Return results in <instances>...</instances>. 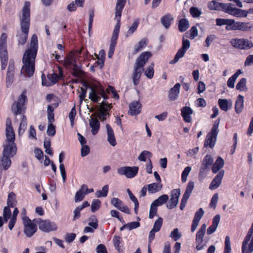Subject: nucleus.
Wrapping results in <instances>:
<instances>
[{"instance_id": "nucleus-21", "label": "nucleus", "mask_w": 253, "mask_h": 253, "mask_svg": "<svg viewBox=\"0 0 253 253\" xmlns=\"http://www.w3.org/2000/svg\"><path fill=\"white\" fill-rule=\"evenodd\" d=\"M106 128L107 135V140L111 145L115 146L117 143L115 137L114 131L109 124L106 125Z\"/></svg>"}, {"instance_id": "nucleus-61", "label": "nucleus", "mask_w": 253, "mask_h": 253, "mask_svg": "<svg viewBox=\"0 0 253 253\" xmlns=\"http://www.w3.org/2000/svg\"><path fill=\"white\" fill-rule=\"evenodd\" d=\"M204 214V210L202 208L199 209L195 213L193 220H196L198 221H200V219L203 216Z\"/></svg>"}, {"instance_id": "nucleus-24", "label": "nucleus", "mask_w": 253, "mask_h": 253, "mask_svg": "<svg viewBox=\"0 0 253 253\" xmlns=\"http://www.w3.org/2000/svg\"><path fill=\"white\" fill-rule=\"evenodd\" d=\"M129 110L128 113L131 116L137 115L139 114L141 111V104L138 101L131 102L129 106Z\"/></svg>"}, {"instance_id": "nucleus-19", "label": "nucleus", "mask_w": 253, "mask_h": 253, "mask_svg": "<svg viewBox=\"0 0 253 253\" xmlns=\"http://www.w3.org/2000/svg\"><path fill=\"white\" fill-rule=\"evenodd\" d=\"M180 84H176L174 86L170 88L169 93V98L171 101L175 100L178 97L180 92Z\"/></svg>"}, {"instance_id": "nucleus-10", "label": "nucleus", "mask_w": 253, "mask_h": 253, "mask_svg": "<svg viewBox=\"0 0 253 253\" xmlns=\"http://www.w3.org/2000/svg\"><path fill=\"white\" fill-rule=\"evenodd\" d=\"M23 223L24 225V233L27 237H31L37 231L36 225L27 216L23 217Z\"/></svg>"}, {"instance_id": "nucleus-38", "label": "nucleus", "mask_w": 253, "mask_h": 253, "mask_svg": "<svg viewBox=\"0 0 253 253\" xmlns=\"http://www.w3.org/2000/svg\"><path fill=\"white\" fill-rule=\"evenodd\" d=\"M189 22L187 19L182 18L179 20L178 29L180 32H185L189 28Z\"/></svg>"}, {"instance_id": "nucleus-1", "label": "nucleus", "mask_w": 253, "mask_h": 253, "mask_svg": "<svg viewBox=\"0 0 253 253\" xmlns=\"http://www.w3.org/2000/svg\"><path fill=\"white\" fill-rule=\"evenodd\" d=\"M208 7L211 10H222L237 17H246L248 14V12L245 10L235 7L233 4L220 3L216 1L215 0L210 1L208 4Z\"/></svg>"}, {"instance_id": "nucleus-6", "label": "nucleus", "mask_w": 253, "mask_h": 253, "mask_svg": "<svg viewBox=\"0 0 253 253\" xmlns=\"http://www.w3.org/2000/svg\"><path fill=\"white\" fill-rule=\"evenodd\" d=\"M36 56L28 54L25 52L23 57V65L21 69V74L24 76L31 77L35 72V61Z\"/></svg>"}, {"instance_id": "nucleus-17", "label": "nucleus", "mask_w": 253, "mask_h": 253, "mask_svg": "<svg viewBox=\"0 0 253 253\" xmlns=\"http://www.w3.org/2000/svg\"><path fill=\"white\" fill-rule=\"evenodd\" d=\"M233 30H240L244 32L251 31L253 29V25L250 22H236Z\"/></svg>"}, {"instance_id": "nucleus-55", "label": "nucleus", "mask_w": 253, "mask_h": 253, "mask_svg": "<svg viewBox=\"0 0 253 253\" xmlns=\"http://www.w3.org/2000/svg\"><path fill=\"white\" fill-rule=\"evenodd\" d=\"M231 251L230 237L227 236L225 238L224 253H231Z\"/></svg>"}, {"instance_id": "nucleus-63", "label": "nucleus", "mask_w": 253, "mask_h": 253, "mask_svg": "<svg viewBox=\"0 0 253 253\" xmlns=\"http://www.w3.org/2000/svg\"><path fill=\"white\" fill-rule=\"evenodd\" d=\"M89 222L88 225L90 227H92L94 229H96L98 227L97 220L95 216L91 217L89 218Z\"/></svg>"}, {"instance_id": "nucleus-27", "label": "nucleus", "mask_w": 253, "mask_h": 253, "mask_svg": "<svg viewBox=\"0 0 253 253\" xmlns=\"http://www.w3.org/2000/svg\"><path fill=\"white\" fill-rule=\"evenodd\" d=\"M193 113V110L189 107H184L181 109V115L185 122L190 123L191 121L190 115Z\"/></svg>"}, {"instance_id": "nucleus-44", "label": "nucleus", "mask_w": 253, "mask_h": 253, "mask_svg": "<svg viewBox=\"0 0 253 253\" xmlns=\"http://www.w3.org/2000/svg\"><path fill=\"white\" fill-rule=\"evenodd\" d=\"M109 190L108 185H104L101 190H98L96 192V196L98 198L105 197L107 196Z\"/></svg>"}, {"instance_id": "nucleus-25", "label": "nucleus", "mask_w": 253, "mask_h": 253, "mask_svg": "<svg viewBox=\"0 0 253 253\" xmlns=\"http://www.w3.org/2000/svg\"><path fill=\"white\" fill-rule=\"evenodd\" d=\"M76 64V58L75 56L72 54L68 55L64 61V66L67 69L72 68V66L74 67Z\"/></svg>"}, {"instance_id": "nucleus-20", "label": "nucleus", "mask_w": 253, "mask_h": 253, "mask_svg": "<svg viewBox=\"0 0 253 253\" xmlns=\"http://www.w3.org/2000/svg\"><path fill=\"white\" fill-rule=\"evenodd\" d=\"M89 125L91 128V133L93 135H95L97 133L100 128V123L96 118L90 117L89 120Z\"/></svg>"}, {"instance_id": "nucleus-53", "label": "nucleus", "mask_w": 253, "mask_h": 253, "mask_svg": "<svg viewBox=\"0 0 253 253\" xmlns=\"http://www.w3.org/2000/svg\"><path fill=\"white\" fill-rule=\"evenodd\" d=\"M170 236L175 241H176L181 238V234L179 232L178 228H175L170 233Z\"/></svg>"}, {"instance_id": "nucleus-12", "label": "nucleus", "mask_w": 253, "mask_h": 253, "mask_svg": "<svg viewBox=\"0 0 253 253\" xmlns=\"http://www.w3.org/2000/svg\"><path fill=\"white\" fill-rule=\"evenodd\" d=\"M26 100L27 96L25 92H23L19 97L17 102L13 103L12 105V111L15 115L21 114L22 107Z\"/></svg>"}, {"instance_id": "nucleus-5", "label": "nucleus", "mask_w": 253, "mask_h": 253, "mask_svg": "<svg viewBox=\"0 0 253 253\" xmlns=\"http://www.w3.org/2000/svg\"><path fill=\"white\" fill-rule=\"evenodd\" d=\"M126 0H118L116 6V19L117 21L116 24L112 38L111 39L110 44H113L116 45L117 43V41L118 38V35L120 32V19L121 16L122 11L125 5Z\"/></svg>"}, {"instance_id": "nucleus-3", "label": "nucleus", "mask_w": 253, "mask_h": 253, "mask_svg": "<svg viewBox=\"0 0 253 253\" xmlns=\"http://www.w3.org/2000/svg\"><path fill=\"white\" fill-rule=\"evenodd\" d=\"M30 19V3L25 1L22 9V15L21 18V28L23 34L20 36L19 43L24 44L27 40V35L29 33Z\"/></svg>"}, {"instance_id": "nucleus-36", "label": "nucleus", "mask_w": 253, "mask_h": 253, "mask_svg": "<svg viewBox=\"0 0 253 253\" xmlns=\"http://www.w3.org/2000/svg\"><path fill=\"white\" fill-rule=\"evenodd\" d=\"M21 123L18 129V134L20 136L22 135L27 128V119L25 116H21Z\"/></svg>"}, {"instance_id": "nucleus-47", "label": "nucleus", "mask_w": 253, "mask_h": 253, "mask_svg": "<svg viewBox=\"0 0 253 253\" xmlns=\"http://www.w3.org/2000/svg\"><path fill=\"white\" fill-rule=\"evenodd\" d=\"M101 202L99 200L95 199L92 202L91 205V210L92 212H95L98 210L100 207Z\"/></svg>"}, {"instance_id": "nucleus-9", "label": "nucleus", "mask_w": 253, "mask_h": 253, "mask_svg": "<svg viewBox=\"0 0 253 253\" xmlns=\"http://www.w3.org/2000/svg\"><path fill=\"white\" fill-rule=\"evenodd\" d=\"M230 43L234 47L240 49L247 50L253 47L252 41L244 38H235L230 41Z\"/></svg>"}, {"instance_id": "nucleus-4", "label": "nucleus", "mask_w": 253, "mask_h": 253, "mask_svg": "<svg viewBox=\"0 0 253 253\" xmlns=\"http://www.w3.org/2000/svg\"><path fill=\"white\" fill-rule=\"evenodd\" d=\"M84 85L86 88H90V92L89 93V98L92 101L98 102L101 99V96L104 99L108 98L107 96L105 94L104 89L99 83H92L90 85L87 83H84Z\"/></svg>"}, {"instance_id": "nucleus-22", "label": "nucleus", "mask_w": 253, "mask_h": 253, "mask_svg": "<svg viewBox=\"0 0 253 253\" xmlns=\"http://www.w3.org/2000/svg\"><path fill=\"white\" fill-rule=\"evenodd\" d=\"M174 18L170 13H167L161 18V22L163 26L167 29H168L172 22L173 21Z\"/></svg>"}, {"instance_id": "nucleus-54", "label": "nucleus", "mask_w": 253, "mask_h": 253, "mask_svg": "<svg viewBox=\"0 0 253 253\" xmlns=\"http://www.w3.org/2000/svg\"><path fill=\"white\" fill-rule=\"evenodd\" d=\"M191 170L190 167H186L182 173L181 180L183 182H185L187 180V177Z\"/></svg>"}, {"instance_id": "nucleus-13", "label": "nucleus", "mask_w": 253, "mask_h": 253, "mask_svg": "<svg viewBox=\"0 0 253 253\" xmlns=\"http://www.w3.org/2000/svg\"><path fill=\"white\" fill-rule=\"evenodd\" d=\"M17 152L16 145L15 142H5L3 145L2 154L13 157Z\"/></svg>"}, {"instance_id": "nucleus-46", "label": "nucleus", "mask_w": 253, "mask_h": 253, "mask_svg": "<svg viewBox=\"0 0 253 253\" xmlns=\"http://www.w3.org/2000/svg\"><path fill=\"white\" fill-rule=\"evenodd\" d=\"M148 43V41L146 39L143 38L137 44V45L135 46L134 50L135 52H138L143 47L146 46Z\"/></svg>"}, {"instance_id": "nucleus-57", "label": "nucleus", "mask_w": 253, "mask_h": 253, "mask_svg": "<svg viewBox=\"0 0 253 253\" xmlns=\"http://www.w3.org/2000/svg\"><path fill=\"white\" fill-rule=\"evenodd\" d=\"M56 132L55 128L52 122H48V125L47 129V133L48 135L53 136L55 135Z\"/></svg>"}, {"instance_id": "nucleus-28", "label": "nucleus", "mask_w": 253, "mask_h": 253, "mask_svg": "<svg viewBox=\"0 0 253 253\" xmlns=\"http://www.w3.org/2000/svg\"><path fill=\"white\" fill-rule=\"evenodd\" d=\"M205 233L198 231L196 236V242L197 243L196 249L198 251L203 249L204 245H202L203 242V238L204 237Z\"/></svg>"}, {"instance_id": "nucleus-16", "label": "nucleus", "mask_w": 253, "mask_h": 253, "mask_svg": "<svg viewBox=\"0 0 253 253\" xmlns=\"http://www.w3.org/2000/svg\"><path fill=\"white\" fill-rule=\"evenodd\" d=\"M224 174V170H221L219 173L215 176L211 183L209 188L211 190L215 189L221 184L222 179Z\"/></svg>"}, {"instance_id": "nucleus-48", "label": "nucleus", "mask_w": 253, "mask_h": 253, "mask_svg": "<svg viewBox=\"0 0 253 253\" xmlns=\"http://www.w3.org/2000/svg\"><path fill=\"white\" fill-rule=\"evenodd\" d=\"M54 108L51 106L48 105L47 106V119L48 122H52L54 121V114H53Z\"/></svg>"}, {"instance_id": "nucleus-52", "label": "nucleus", "mask_w": 253, "mask_h": 253, "mask_svg": "<svg viewBox=\"0 0 253 253\" xmlns=\"http://www.w3.org/2000/svg\"><path fill=\"white\" fill-rule=\"evenodd\" d=\"M247 80L245 78H242L236 85V89L240 91L243 90L246 87Z\"/></svg>"}, {"instance_id": "nucleus-41", "label": "nucleus", "mask_w": 253, "mask_h": 253, "mask_svg": "<svg viewBox=\"0 0 253 253\" xmlns=\"http://www.w3.org/2000/svg\"><path fill=\"white\" fill-rule=\"evenodd\" d=\"M152 156V154L151 152L148 151H143L139 156L138 157V159L140 161H144L145 162L147 159H148L149 162H150V158Z\"/></svg>"}, {"instance_id": "nucleus-64", "label": "nucleus", "mask_w": 253, "mask_h": 253, "mask_svg": "<svg viewBox=\"0 0 253 253\" xmlns=\"http://www.w3.org/2000/svg\"><path fill=\"white\" fill-rule=\"evenodd\" d=\"M97 253H108L106 247L103 244L98 245L96 248Z\"/></svg>"}, {"instance_id": "nucleus-15", "label": "nucleus", "mask_w": 253, "mask_h": 253, "mask_svg": "<svg viewBox=\"0 0 253 253\" xmlns=\"http://www.w3.org/2000/svg\"><path fill=\"white\" fill-rule=\"evenodd\" d=\"M180 195V189H176L172 190L171 192L170 199L167 204V208L172 209L175 208L178 202V198Z\"/></svg>"}, {"instance_id": "nucleus-59", "label": "nucleus", "mask_w": 253, "mask_h": 253, "mask_svg": "<svg viewBox=\"0 0 253 253\" xmlns=\"http://www.w3.org/2000/svg\"><path fill=\"white\" fill-rule=\"evenodd\" d=\"M218 199V195L217 193L214 194L213 196L211 198L210 204V207L211 208H213V209H215L216 206V204L217 203Z\"/></svg>"}, {"instance_id": "nucleus-45", "label": "nucleus", "mask_w": 253, "mask_h": 253, "mask_svg": "<svg viewBox=\"0 0 253 253\" xmlns=\"http://www.w3.org/2000/svg\"><path fill=\"white\" fill-rule=\"evenodd\" d=\"M154 63H152L147 67L144 72L145 75L149 79H152L153 77L154 73Z\"/></svg>"}, {"instance_id": "nucleus-51", "label": "nucleus", "mask_w": 253, "mask_h": 253, "mask_svg": "<svg viewBox=\"0 0 253 253\" xmlns=\"http://www.w3.org/2000/svg\"><path fill=\"white\" fill-rule=\"evenodd\" d=\"M209 169V168L208 167L201 165L199 173V178L200 180H202L205 177L206 173Z\"/></svg>"}, {"instance_id": "nucleus-32", "label": "nucleus", "mask_w": 253, "mask_h": 253, "mask_svg": "<svg viewBox=\"0 0 253 253\" xmlns=\"http://www.w3.org/2000/svg\"><path fill=\"white\" fill-rule=\"evenodd\" d=\"M218 103L220 108L225 112L228 110V107L230 108L232 106V102L225 99H219Z\"/></svg>"}, {"instance_id": "nucleus-40", "label": "nucleus", "mask_w": 253, "mask_h": 253, "mask_svg": "<svg viewBox=\"0 0 253 253\" xmlns=\"http://www.w3.org/2000/svg\"><path fill=\"white\" fill-rule=\"evenodd\" d=\"M194 187V183L193 181L189 182L185 191L183 195L185 198L188 199Z\"/></svg>"}, {"instance_id": "nucleus-29", "label": "nucleus", "mask_w": 253, "mask_h": 253, "mask_svg": "<svg viewBox=\"0 0 253 253\" xmlns=\"http://www.w3.org/2000/svg\"><path fill=\"white\" fill-rule=\"evenodd\" d=\"M224 164V161L223 159L221 157H218L212 167V171L213 173H217L221 168H223Z\"/></svg>"}, {"instance_id": "nucleus-35", "label": "nucleus", "mask_w": 253, "mask_h": 253, "mask_svg": "<svg viewBox=\"0 0 253 253\" xmlns=\"http://www.w3.org/2000/svg\"><path fill=\"white\" fill-rule=\"evenodd\" d=\"M47 78L50 81V83L48 84L44 83L43 80L42 81V84L43 85L49 86L55 84L58 79V75L56 73H53L48 75ZM42 78L43 79V75L42 76Z\"/></svg>"}, {"instance_id": "nucleus-62", "label": "nucleus", "mask_w": 253, "mask_h": 253, "mask_svg": "<svg viewBox=\"0 0 253 253\" xmlns=\"http://www.w3.org/2000/svg\"><path fill=\"white\" fill-rule=\"evenodd\" d=\"M109 114L107 112H105L104 109H99L98 117L100 120H105L107 116H109Z\"/></svg>"}, {"instance_id": "nucleus-18", "label": "nucleus", "mask_w": 253, "mask_h": 253, "mask_svg": "<svg viewBox=\"0 0 253 253\" xmlns=\"http://www.w3.org/2000/svg\"><path fill=\"white\" fill-rule=\"evenodd\" d=\"M38 49V38L36 35H33L31 44L30 48L27 49L25 52H28V54L36 56Z\"/></svg>"}, {"instance_id": "nucleus-42", "label": "nucleus", "mask_w": 253, "mask_h": 253, "mask_svg": "<svg viewBox=\"0 0 253 253\" xmlns=\"http://www.w3.org/2000/svg\"><path fill=\"white\" fill-rule=\"evenodd\" d=\"M186 52L184 49L180 48L177 52L174 59L169 62L170 64L176 63L180 58L183 57Z\"/></svg>"}, {"instance_id": "nucleus-2", "label": "nucleus", "mask_w": 253, "mask_h": 253, "mask_svg": "<svg viewBox=\"0 0 253 253\" xmlns=\"http://www.w3.org/2000/svg\"><path fill=\"white\" fill-rule=\"evenodd\" d=\"M151 56V52L146 51L142 52L136 59L132 76L133 83L135 85L139 84L141 74L144 70L143 67Z\"/></svg>"}, {"instance_id": "nucleus-23", "label": "nucleus", "mask_w": 253, "mask_h": 253, "mask_svg": "<svg viewBox=\"0 0 253 253\" xmlns=\"http://www.w3.org/2000/svg\"><path fill=\"white\" fill-rule=\"evenodd\" d=\"M86 190L87 185L85 184L81 185L79 190L75 194L74 199L75 202H80L84 199L86 194Z\"/></svg>"}, {"instance_id": "nucleus-31", "label": "nucleus", "mask_w": 253, "mask_h": 253, "mask_svg": "<svg viewBox=\"0 0 253 253\" xmlns=\"http://www.w3.org/2000/svg\"><path fill=\"white\" fill-rule=\"evenodd\" d=\"M147 186L148 192L153 194L160 191L163 186L161 183H153L147 185Z\"/></svg>"}, {"instance_id": "nucleus-34", "label": "nucleus", "mask_w": 253, "mask_h": 253, "mask_svg": "<svg viewBox=\"0 0 253 253\" xmlns=\"http://www.w3.org/2000/svg\"><path fill=\"white\" fill-rule=\"evenodd\" d=\"M242 73L241 70H238L232 76L228 79L227 84V86L231 88L234 87V84L238 76Z\"/></svg>"}, {"instance_id": "nucleus-50", "label": "nucleus", "mask_w": 253, "mask_h": 253, "mask_svg": "<svg viewBox=\"0 0 253 253\" xmlns=\"http://www.w3.org/2000/svg\"><path fill=\"white\" fill-rule=\"evenodd\" d=\"M162 223L163 218L159 217L155 222L152 230L156 232H158L162 226Z\"/></svg>"}, {"instance_id": "nucleus-11", "label": "nucleus", "mask_w": 253, "mask_h": 253, "mask_svg": "<svg viewBox=\"0 0 253 253\" xmlns=\"http://www.w3.org/2000/svg\"><path fill=\"white\" fill-rule=\"evenodd\" d=\"M138 168L137 167H123L117 169V172L120 175H124L127 178L134 177L138 173Z\"/></svg>"}, {"instance_id": "nucleus-37", "label": "nucleus", "mask_w": 253, "mask_h": 253, "mask_svg": "<svg viewBox=\"0 0 253 253\" xmlns=\"http://www.w3.org/2000/svg\"><path fill=\"white\" fill-rule=\"evenodd\" d=\"M168 199L169 196L167 195L164 194L153 201L152 204L157 207L160 206L166 203Z\"/></svg>"}, {"instance_id": "nucleus-8", "label": "nucleus", "mask_w": 253, "mask_h": 253, "mask_svg": "<svg viewBox=\"0 0 253 253\" xmlns=\"http://www.w3.org/2000/svg\"><path fill=\"white\" fill-rule=\"evenodd\" d=\"M33 222L34 223L37 224L39 225L40 230L44 232L48 233L51 231H56L57 229L56 224L48 220H42L41 218H38L34 219Z\"/></svg>"}, {"instance_id": "nucleus-60", "label": "nucleus", "mask_w": 253, "mask_h": 253, "mask_svg": "<svg viewBox=\"0 0 253 253\" xmlns=\"http://www.w3.org/2000/svg\"><path fill=\"white\" fill-rule=\"evenodd\" d=\"M111 203L118 210L123 204V202L117 198H112L111 201Z\"/></svg>"}, {"instance_id": "nucleus-49", "label": "nucleus", "mask_w": 253, "mask_h": 253, "mask_svg": "<svg viewBox=\"0 0 253 253\" xmlns=\"http://www.w3.org/2000/svg\"><path fill=\"white\" fill-rule=\"evenodd\" d=\"M72 74L75 77L81 78L83 76V72L80 69L77 64H76L73 67Z\"/></svg>"}, {"instance_id": "nucleus-43", "label": "nucleus", "mask_w": 253, "mask_h": 253, "mask_svg": "<svg viewBox=\"0 0 253 253\" xmlns=\"http://www.w3.org/2000/svg\"><path fill=\"white\" fill-rule=\"evenodd\" d=\"M213 159L211 156L210 155H207L205 157L201 165L209 168V167L211 166L213 164Z\"/></svg>"}, {"instance_id": "nucleus-33", "label": "nucleus", "mask_w": 253, "mask_h": 253, "mask_svg": "<svg viewBox=\"0 0 253 253\" xmlns=\"http://www.w3.org/2000/svg\"><path fill=\"white\" fill-rule=\"evenodd\" d=\"M139 24V19H135L134 20L131 26L129 27L128 31L126 33V37H128L132 35L137 30Z\"/></svg>"}, {"instance_id": "nucleus-26", "label": "nucleus", "mask_w": 253, "mask_h": 253, "mask_svg": "<svg viewBox=\"0 0 253 253\" xmlns=\"http://www.w3.org/2000/svg\"><path fill=\"white\" fill-rule=\"evenodd\" d=\"M250 240L244 239L242 243V253H252L253 252V242Z\"/></svg>"}, {"instance_id": "nucleus-56", "label": "nucleus", "mask_w": 253, "mask_h": 253, "mask_svg": "<svg viewBox=\"0 0 253 253\" xmlns=\"http://www.w3.org/2000/svg\"><path fill=\"white\" fill-rule=\"evenodd\" d=\"M0 57L1 60H7V53L6 46L0 47Z\"/></svg>"}, {"instance_id": "nucleus-30", "label": "nucleus", "mask_w": 253, "mask_h": 253, "mask_svg": "<svg viewBox=\"0 0 253 253\" xmlns=\"http://www.w3.org/2000/svg\"><path fill=\"white\" fill-rule=\"evenodd\" d=\"M244 108V97L241 95H239L235 105V111L237 113H241Z\"/></svg>"}, {"instance_id": "nucleus-7", "label": "nucleus", "mask_w": 253, "mask_h": 253, "mask_svg": "<svg viewBox=\"0 0 253 253\" xmlns=\"http://www.w3.org/2000/svg\"><path fill=\"white\" fill-rule=\"evenodd\" d=\"M220 123V120L217 119L211 131L208 134L205 141L204 145L205 147L209 146L210 148L214 147L216 141L217 136L218 133V126Z\"/></svg>"}, {"instance_id": "nucleus-14", "label": "nucleus", "mask_w": 253, "mask_h": 253, "mask_svg": "<svg viewBox=\"0 0 253 253\" xmlns=\"http://www.w3.org/2000/svg\"><path fill=\"white\" fill-rule=\"evenodd\" d=\"M5 135L6 137L5 142H14L15 134L11 126V120L9 118H7L6 121Z\"/></svg>"}, {"instance_id": "nucleus-58", "label": "nucleus", "mask_w": 253, "mask_h": 253, "mask_svg": "<svg viewBox=\"0 0 253 253\" xmlns=\"http://www.w3.org/2000/svg\"><path fill=\"white\" fill-rule=\"evenodd\" d=\"M190 13L193 17H198L200 16L201 11L196 7H192L190 8Z\"/></svg>"}, {"instance_id": "nucleus-39", "label": "nucleus", "mask_w": 253, "mask_h": 253, "mask_svg": "<svg viewBox=\"0 0 253 253\" xmlns=\"http://www.w3.org/2000/svg\"><path fill=\"white\" fill-rule=\"evenodd\" d=\"M15 195L13 192L9 193L7 198V205L8 207L14 208L16 204Z\"/></svg>"}]
</instances>
